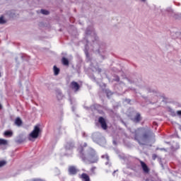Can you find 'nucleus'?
<instances>
[{
  "instance_id": "9b49d317",
  "label": "nucleus",
  "mask_w": 181,
  "mask_h": 181,
  "mask_svg": "<svg viewBox=\"0 0 181 181\" xmlns=\"http://www.w3.org/2000/svg\"><path fill=\"white\" fill-rule=\"evenodd\" d=\"M15 124L18 127H21V125H22V119H21V118H19V117H17L16 119Z\"/></svg>"
},
{
  "instance_id": "423d86ee",
  "label": "nucleus",
  "mask_w": 181,
  "mask_h": 181,
  "mask_svg": "<svg viewBox=\"0 0 181 181\" xmlns=\"http://www.w3.org/2000/svg\"><path fill=\"white\" fill-rule=\"evenodd\" d=\"M68 172L69 175H77L78 173V168L74 165H70L68 168Z\"/></svg>"
},
{
  "instance_id": "1a4fd4ad",
  "label": "nucleus",
  "mask_w": 181,
  "mask_h": 181,
  "mask_svg": "<svg viewBox=\"0 0 181 181\" xmlns=\"http://www.w3.org/2000/svg\"><path fill=\"white\" fill-rule=\"evenodd\" d=\"M81 179H82L83 181H90V176L86 173H82Z\"/></svg>"
},
{
  "instance_id": "f8f14e48",
  "label": "nucleus",
  "mask_w": 181,
  "mask_h": 181,
  "mask_svg": "<svg viewBox=\"0 0 181 181\" xmlns=\"http://www.w3.org/2000/svg\"><path fill=\"white\" fill-rule=\"evenodd\" d=\"M62 62L64 66H69V59H67V58L63 57L62 59Z\"/></svg>"
},
{
  "instance_id": "ddd939ff",
  "label": "nucleus",
  "mask_w": 181,
  "mask_h": 181,
  "mask_svg": "<svg viewBox=\"0 0 181 181\" xmlns=\"http://www.w3.org/2000/svg\"><path fill=\"white\" fill-rule=\"evenodd\" d=\"M141 121V115L137 113L136 117H134V122H139Z\"/></svg>"
},
{
  "instance_id": "4be33fe9",
  "label": "nucleus",
  "mask_w": 181,
  "mask_h": 181,
  "mask_svg": "<svg viewBox=\"0 0 181 181\" xmlns=\"http://www.w3.org/2000/svg\"><path fill=\"white\" fill-rule=\"evenodd\" d=\"M0 110H2V105L0 103Z\"/></svg>"
},
{
  "instance_id": "aec40b11",
  "label": "nucleus",
  "mask_w": 181,
  "mask_h": 181,
  "mask_svg": "<svg viewBox=\"0 0 181 181\" xmlns=\"http://www.w3.org/2000/svg\"><path fill=\"white\" fill-rule=\"evenodd\" d=\"M95 169H97L96 167H92L90 169V172H92L93 173H94V172L95 171Z\"/></svg>"
},
{
  "instance_id": "7ed1b4c3",
  "label": "nucleus",
  "mask_w": 181,
  "mask_h": 181,
  "mask_svg": "<svg viewBox=\"0 0 181 181\" xmlns=\"http://www.w3.org/2000/svg\"><path fill=\"white\" fill-rule=\"evenodd\" d=\"M88 162H89V163H97V162H98V157L95 153H88Z\"/></svg>"
},
{
  "instance_id": "412c9836",
  "label": "nucleus",
  "mask_w": 181,
  "mask_h": 181,
  "mask_svg": "<svg viewBox=\"0 0 181 181\" xmlns=\"http://www.w3.org/2000/svg\"><path fill=\"white\" fill-rule=\"evenodd\" d=\"M177 115H181V110H178V111L177 112Z\"/></svg>"
},
{
  "instance_id": "b1692460",
  "label": "nucleus",
  "mask_w": 181,
  "mask_h": 181,
  "mask_svg": "<svg viewBox=\"0 0 181 181\" xmlns=\"http://www.w3.org/2000/svg\"><path fill=\"white\" fill-rule=\"evenodd\" d=\"M99 71H101V69H99Z\"/></svg>"
},
{
  "instance_id": "39448f33",
  "label": "nucleus",
  "mask_w": 181,
  "mask_h": 181,
  "mask_svg": "<svg viewBox=\"0 0 181 181\" xmlns=\"http://www.w3.org/2000/svg\"><path fill=\"white\" fill-rule=\"evenodd\" d=\"M71 88L72 90H74V91H75V93H77V91H78L80 90V88H81V86H80V84H78V83L73 81L72 82H71Z\"/></svg>"
},
{
  "instance_id": "4468645a",
  "label": "nucleus",
  "mask_w": 181,
  "mask_h": 181,
  "mask_svg": "<svg viewBox=\"0 0 181 181\" xmlns=\"http://www.w3.org/2000/svg\"><path fill=\"white\" fill-rule=\"evenodd\" d=\"M12 135H13V133L11 131H6L4 132L5 136H12Z\"/></svg>"
},
{
  "instance_id": "2eb2a0df",
  "label": "nucleus",
  "mask_w": 181,
  "mask_h": 181,
  "mask_svg": "<svg viewBox=\"0 0 181 181\" xmlns=\"http://www.w3.org/2000/svg\"><path fill=\"white\" fill-rule=\"evenodd\" d=\"M0 145H8V141L4 139H0Z\"/></svg>"
},
{
  "instance_id": "20e7f679",
  "label": "nucleus",
  "mask_w": 181,
  "mask_h": 181,
  "mask_svg": "<svg viewBox=\"0 0 181 181\" xmlns=\"http://www.w3.org/2000/svg\"><path fill=\"white\" fill-rule=\"evenodd\" d=\"M79 158H81L83 162L88 161V154L86 155V153H84V149L83 148H81L79 151Z\"/></svg>"
},
{
  "instance_id": "f03ea898",
  "label": "nucleus",
  "mask_w": 181,
  "mask_h": 181,
  "mask_svg": "<svg viewBox=\"0 0 181 181\" xmlns=\"http://www.w3.org/2000/svg\"><path fill=\"white\" fill-rule=\"evenodd\" d=\"M39 134H40V127L36 125L34 127L33 130L29 135V140L31 141L30 138H33V139H37L39 137Z\"/></svg>"
},
{
  "instance_id": "a211bd4d",
  "label": "nucleus",
  "mask_w": 181,
  "mask_h": 181,
  "mask_svg": "<svg viewBox=\"0 0 181 181\" xmlns=\"http://www.w3.org/2000/svg\"><path fill=\"white\" fill-rule=\"evenodd\" d=\"M6 165V162L1 160L0 161V168H2V166H5Z\"/></svg>"
},
{
  "instance_id": "6e6552de",
  "label": "nucleus",
  "mask_w": 181,
  "mask_h": 181,
  "mask_svg": "<svg viewBox=\"0 0 181 181\" xmlns=\"http://www.w3.org/2000/svg\"><path fill=\"white\" fill-rule=\"evenodd\" d=\"M140 165L142 168L143 172L144 173H149V172L151 171V170L149 169V167H148V165H146V163H145V162L140 160Z\"/></svg>"
},
{
  "instance_id": "dca6fc26",
  "label": "nucleus",
  "mask_w": 181,
  "mask_h": 181,
  "mask_svg": "<svg viewBox=\"0 0 181 181\" xmlns=\"http://www.w3.org/2000/svg\"><path fill=\"white\" fill-rule=\"evenodd\" d=\"M41 13H42V15H49V11L47 10L41 9Z\"/></svg>"
},
{
  "instance_id": "5701e85b",
  "label": "nucleus",
  "mask_w": 181,
  "mask_h": 181,
  "mask_svg": "<svg viewBox=\"0 0 181 181\" xmlns=\"http://www.w3.org/2000/svg\"><path fill=\"white\" fill-rule=\"evenodd\" d=\"M141 1H143V2H145V0H141Z\"/></svg>"
},
{
  "instance_id": "9d476101",
  "label": "nucleus",
  "mask_w": 181,
  "mask_h": 181,
  "mask_svg": "<svg viewBox=\"0 0 181 181\" xmlns=\"http://www.w3.org/2000/svg\"><path fill=\"white\" fill-rule=\"evenodd\" d=\"M53 70H54V74L55 76H59V73H60V69H59L56 65L54 66L53 67Z\"/></svg>"
},
{
  "instance_id": "f3484780",
  "label": "nucleus",
  "mask_w": 181,
  "mask_h": 181,
  "mask_svg": "<svg viewBox=\"0 0 181 181\" xmlns=\"http://www.w3.org/2000/svg\"><path fill=\"white\" fill-rule=\"evenodd\" d=\"M6 21L4 19V16L0 17V24L4 25V23H6Z\"/></svg>"
},
{
  "instance_id": "6ab92c4d",
  "label": "nucleus",
  "mask_w": 181,
  "mask_h": 181,
  "mask_svg": "<svg viewBox=\"0 0 181 181\" xmlns=\"http://www.w3.org/2000/svg\"><path fill=\"white\" fill-rule=\"evenodd\" d=\"M158 158V155L156 154H153L152 155V159L153 160H156V159Z\"/></svg>"
},
{
  "instance_id": "0eeeda50",
  "label": "nucleus",
  "mask_w": 181,
  "mask_h": 181,
  "mask_svg": "<svg viewBox=\"0 0 181 181\" xmlns=\"http://www.w3.org/2000/svg\"><path fill=\"white\" fill-rule=\"evenodd\" d=\"M98 122L100 124L101 128H103V129L105 130L108 128V126L107 125V122H105V119H104V117H100L98 119Z\"/></svg>"
},
{
  "instance_id": "f257e3e1",
  "label": "nucleus",
  "mask_w": 181,
  "mask_h": 181,
  "mask_svg": "<svg viewBox=\"0 0 181 181\" xmlns=\"http://www.w3.org/2000/svg\"><path fill=\"white\" fill-rule=\"evenodd\" d=\"M154 135L153 132H152V130L150 129H144L141 136H139L138 134H135L134 139L135 141H137L139 145H145L146 142H149V141H151V139L152 136H154Z\"/></svg>"
}]
</instances>
